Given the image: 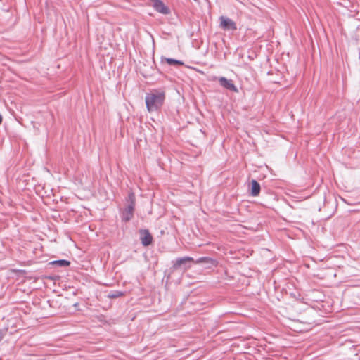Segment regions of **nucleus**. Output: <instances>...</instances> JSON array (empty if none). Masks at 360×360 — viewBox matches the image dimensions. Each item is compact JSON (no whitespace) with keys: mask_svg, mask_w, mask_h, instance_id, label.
Instances as JSON below:
<instances>
[{"mask_svg":"<svg viewBox=\"0 0 360 360\" xmlns=\"http://www.w3.org/2000/svg\"><path fill=\"white\" fill-rule=\"evenodd\" d=\"M165 100V94L161 90H153L147 93L145 97L146 108L148 112L159 110L163 105Z\"/></svg>","mask_w":360,"mask_h":360,"instance_id":"obj_1","label":"nucleus"},{"mask_svg":"<svg viewBox=\"0 0 360 360\" xmlns=\"http://www.w3.org/2000/svg\"><path fill=\"white\" fill-rule=\"evenodd\" d=\"M127 205L122 210L121 212V219L124 222L129 221L134 217V212L136 205V197L133 192L128 194L127 198Z\"/></svg>","mask_w":360,"mask_h":360,"instance_id":"obj_2","label":"nucleus"},{"mask_svg":"<svg viewBox=\"0 0 360 360\" xmlns=\"http://www.w3.org/2000/svg\"><path fill=\"white\" fill-rule=\"evenodd\" d=\"M151 6L153 7L155 11L163 14V15H168L170 13V9L169 8L166 6L162 1L161 0H148Z\"/></svg>","mask_w":360,"mask_h":360,"instance_id":"obj_3","label":"nucleus"},{"mask_svg":"<svg viewBox=\"0 0 360 360\" xmlns=\"http://www.w3.org/2000/svg\"><path fill=\"white\" fill-rule=\"evenodd\" d=\"M220 20V27L224 30L229 31H235L237 30V26L236 22L232 20L231 18L221 16L219 18Z\"/></svg>","mask_w":360,"mask_h":360,"instance_id":"obj_4","label":"nucleus"},{"mask_svg":"<svg viewBox=\"0 0 360 360\" xmlns=\"http://www.w3.org/2000/svg\"><path fill=\"white\" fill-rule=\"evenodd\" d=\"M219 84L224 89L229 90L233 92H238V89L236 86L233 84L231 79H228L224 77H220L219 78Z\"/></svg>","mask_w":360,"mask_h":360,"instance_id":"obj_5","label":"nucleus"},{"mask_svg":"<svg viewBox=\"0 0 360 360\" xmlns=\"http://www.w3.org/2000/svg\"><path fill=\"white\" fill-rule=\"evenodd\" d=\"M193 258L191 257H184L181 258L176 259L175 262H173L172 269L174 270L179 269L181 268L182 266L186 269L187 268H189L190 266H186V263L188 262H193Z\"/></svg>","mask_w":360,"mask_h":360,"instance_id":"obj_6","label":"nucleus"},{"mask_svg":"<svg viewBox=\"0 0 360 360\" xmlns=\"http://www.w3.org/2000/svg\"><path fill=\"white\" fill-rule=\"evenodd\" d=\"M140 240L141 244L146 247L150 245L153 242V236L148 229H141L139 231Z\"/></svg>","mask_w":360,"mask_h":360,"instance_id":"obj_7","label":"nucleus"},{"mask_svg":"<svg viewBox=\"0 0 360 360\" xmlns=\"http://www.w3.org/2000/svg\"><path fill=\"white\" fill-rule=\"evenodd\" d=\"M195 263L203 264L206 268H212L217 266V260L209 257H200L195 262Z\"/></svg>","mask_w":360,"mask_h":360,"instance_id":"obj_8","label":"nucleus"},{"mask_svg":"<svg viewBox=\"0 0 360 360\" xmlns=\"http://www.w3.org/2000/svg\"><path fill=\"white\" fill-rule=\"evenodd\" d=\"M261 190L260 184L255 179H252L251 181V190H250V195L252 196H257Z\"/></svg>","mask_w":360,"mask_h":360,"instance_id":"obj_9","label":"nucleus"},{"mask_svg":"<svg viewBox=\"0 0 360 360\" xmlns=\"http://www.w3.org/2000/svg\"><path fill=\"white\" fill-rule=\"evenodd\" d=\"M50 264L56 267H66L70 265V262L66 259L54 260Z\"/></svg>","mask_w":360,"mask_h":360,"instance_id":"obj_10","label":"nucleus"},{"mask_svg":"<svg viewBox=\"0 0 360 360\" xmlns=\"http://www.w3.org/2000/svg\"><path fill=\"white\" fill-rule=\"evenodd\" d=\"M165 60H166L167 63L169 65L179 66V65H184L183 61L179 60H176L174 58H165Z\"/></svg>","mask_w":360,"mask_h":360,"instance_id":"obj_11","label":"nucleus"},{"mask_svg":"<svg viewBox=\"0 0 360 360\" xmlns=\"http://www.w3.org/2000/svg\"><path fill=\"white\" fill-rule=\"evenodd\" d=\"M123 295V292L121 291H115L114 292L110 293L108 297L117 298Z\"/></svg>","mask_w":360,"mask_h":360,"instance_id":"obj_12","label":"nucleus"},{"mask_svg":"<svg viewBox=\"0 0 360 360\" xmlns=\"http://www.w3.org/2000/svg\"><path fill=\"white\" fill-rule=\"evenodd\" d=\"M5 335V333L3 330H0V341L2 340Z\"/></svg>","mask_w":360,"mask_h":360,"instance_id":"obj_13","label":"nucleus"},{"mask_svg":"<svg viewBox=\"0 0 360 360\" xmlns=\"http://www.w3.org/2000/svg\"><path fill=\"white\" fill-rule=\"evenodd\" d=\"M3 117L2 115L0 114V124L2 123Z\"/></svg>","mask_w":360,"mask_h":360,"instance_id":"obj_14","label":"nucleus"}]
</instances>
